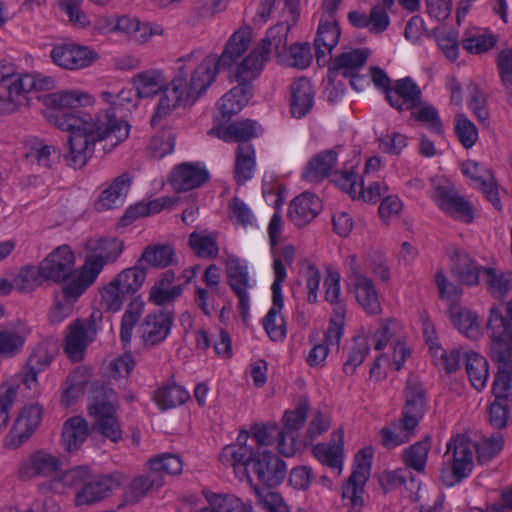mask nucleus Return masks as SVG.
<instances>
[{"instance_id":"nucleus-51","label":"nucleus","mask_w":512,"mask_h":512,"mask_svg":"<svg viewBox=\"0 0 512 512\" xmlns=\"http://www.w3.org/2000/svg\"><path fill=\"white\" fill-rule=\"evenodd\" d=\"M310 409L309 399L306 396L299 397L296 408L292 411H286L283 416L284 426L280 429L299 435V431L304 427L307 414Z\"/></svg>"},{"instance_id":"nucleus-19","label":"nucleus","mask_w":512,"mask_h":512,"mask_svg":"<svg viewBox=\"0 0 512 512\" xmlns=\"http://www.w3.org/2000/svg\"><path fill=\"white\" fill-rule=\"evenodd\" d=\"M121 478V473L115 472L89 479L75 495L76 506L91 505L104 499L120 486Z\"/></svg>"},{"instance_id":"nucleus-44","label":"nucleus","mask_w":512,"mask_h":512,"mask_svg":"<svg viewBox=\"0 0 512 512\" xmlns=\"http://www.w3.org/2000/svg\"><path fill=\"white\" fill-rule=\"evenodd\" d=\"M466 372L471 385L481 391L485 388L489 378V364L487 359L476 353H466Z\"/></svg>"},{"instance_id":"nucleus-45","label":"nucleus","mask_w":512,"mask_h":512,"mask_svg":"<svg viewBox=\"0 0 512 512\" xmlns=\"http://www.w3.org/2000/svg\"><path fill=\"white\" fill-rule=\"evenodd\" d=\"M144 305L139 296L133 297L122 316L120 340L124 348L131 344L132 332L143 313Z\"/></svg>"},{"instance_id":"nucleus-1","label":"nucleus","mask_w":512,"mask_h":512,"mask_svg":"<svg viewBox=\"0 0 512 512\" xmlns=\"http://www.w3.org/2000/svg\"><path fill=\"white\" fill-rule=\"evenodd\" d=\"M251 42V32L248 28L234 32L221 55L210 53L190 71L186 63L198 60L200 50L177 59L180 66L173 79L164 88L155 113L151 118V125L156 126L161 120L171 116L179 107H191L215 82L220 70L229 69L248 50Z\"/></svg>"},{"instance_id":"nucleus-8","label":"nucleus","mask_w":512,"mask_h":512,"mask_svg":"<svg viewBox=\"0 0 512 512\" xmlns=\"http://www.w3.org/2000/svg\"><path fill=\"white\" fill-rule=\"evenodd\" d=\"M88 413L93 418L94 431L110 440L118 443L123 438L121 424L116 416V406L106 392H100L93 396L88 404Z\"/></svg>"},{"instance_id":"nucleus-22","label":"nucleus","mask_w":512,"mask_h":512,"mask_svg":"<svg viewBox=\"0 0 512 512\" xmlns=\"http://www.w3.org/2000/svg\"><path fill=\"white\" fill-rule=\"evenodd\" d=\"M41 419V406L37 404L25 406L6 437V444L11 448L19 447L36 430Z\"/></svg>"},{"instance_id":"nucleus-30","label":"nucleus","mask_w":512,"mask_h":512,"mask_svg":"<svg viewBox=\"0 0 512 512\" xmlns=\"http://www.w3.org/2000/svg\"><path fill=\"white\" fill-rule=\"evenodd\" d=\"M268 60L269 59L255 47L237 64L234 73L235 81L242 87L252 88V82L260 76Z\"/></svg>"},{"instance_id":"nucleus-18","label":"nucleus","mask_w":512,"mask_h":512,"mask_svg":"<svg viewBox=\"0 0 512 512\" xmlns=\"http://www.w3.org/2000/svg\"><path fill=\"white\" fill-rule=\"evenodd\" d=\"M433 200L446 214L465 222L473 220L471 204L461 196L451 185H438L432 194Z\"/></svg>"},{"instance_id":"nucleus-39","label":"nucleus","mask_w":512,"mask_h":512,"mask_svg":"<svg viewBox=\"0 0 512 512\" xmlns=\"http://www.w3.org/2000/svg\"><path fill=\"white\" fill-rule=\"evenodd\" d=\"M89 435L88 425L80 416L67 420L62 429V444L69 451H76Z\"/></svg>"},{"instance_id":"nucleus-59","label":"nucleus","mask_w":512,"mask_h":512,"mask_svg":"<svg viewBox=\"0 0 512 512\" xmlns=\"http://www.w3.org/2000/svg\"><path fill=\"white\" fill-rule=\"evenodd\" d=\"M175 138V134L169 129H164L160 134L152 137L148 147L150 156L160 159L170 154L174 150Z\"/></svg>"},{"instance_id":"nucleus-53","label":"nucleus","mask_w":512,"mask_h":512,"mask_svg":"<svg viewBox=\"0 0 512 512\" xmlns=\"http://www.w3.org/2000/svg\"><path fill=\"white\" fill-rule=\"evenodd\" d=\"M206 499L217 512H250L251 506L234 495L209 493Z\"/></svg>"},{"instance_id":"nucleus-34","label":"nucleus","mask_w":512,"mask_h":512,"mask_svg":"<svg viewBox=\"0 0 512 512\" xmlns=\"http://www.w3.org/2000/svg\"><path fill=\"white\" fill-rule=\"evenodd\" d=\"M290 28L291 26L287 22L276 24L267 31L265 38L261 40L256 48L268 59L273 49L278 56L284 54L287 51Z\"/></svg>"},{"instance_id":"nucleus-32","label":"nucleus","mask_w":512,"mask_h":512,"mask_svg":"<svg viewBox=\"0 0 512 512\" xmlns=\"http://www.w3.org/2000/svg\"><path fill=\"white\" fill-rule=\"evenodd\" d=\"M348 20L355 28H368L374 34L384 32L390 23L385 7L381 5L373 6L368 15L359 11H351L348 14Z\"/></svg>"},{"instance_id":"nucleus-29","label":"nucleus","mask_w":512,"mask_h":512,"mask_svg":"<svg viewBox=\"0 0 512 512\" xmlns=\"http://www.w3.org/2000/svg\"><path fill=\"white\" fill-rule=\"evenodd\" d=\"M290 112L294 118L306 116L314 105V92L311 83L301 77L290 86Z\"/></svg>"},{"instance_id":"nucleus-10","label":"nucleus","mask_w":512,"mask_h":512,"mask_svg":"<svg viewBox=\"0 0 512 512\" xmlns=\"http://www.w3.org/2000/svg\"><path fill=\"white\" fill-rule=\"evenodd\" d=\"M372 456L373 452L371 448H363L356 454L354 470L342 491L343 498L349 499L352 504V508L349 512H362L361 495L364 485L370 476Z\"/></svg>"},{"instance_id":"nucleus-52","label":"nucleus","mask_w":512,"mask_h":512,"mask_svg":"<svg viewBox=\"0 0 512 512\" xmlns=\"http://www.w3.org/2000/svg\"><path fill=\"white\" fill-rule=\"evenodd\" d=\"M280 426L276 423L254 424L251 426V442L256 451L267 450L265 447L273 445L276 441Z\"/></svg>"},{"instance_id":"nucleus-33","label":"nucleus","mask_w":512,"mask_h":512,"mask_svg":"<svg viewBox=\"0 0 512 512\" xmlns=\"http://www.w3.org/2000/svg\"><path fill=\"white\" fill-rule=\"evenodd\" d=\"M462 171L465 175L469 176L476 182L488 201H490L497 210H501L498 189L491 173L486 171L488 177L484 178V176L480 174V172L483 171V168L479 163L474 161H466L463 164Z\"/></svg>"},{"instance_id":"nucleus-38","label":"nucleus","mask_w":512,"mask_h":512,"mask_svg":"<svg viewBox=\"0 0 512 512\" xmlns=\"http://www.w3.org/2000/svg\"><path fill=\"white\" fill-rule=\"evenodd\" d=\"M235 154L234 179L238 185H243L253 176L255 150L250 143H240Z\"/></svg>"},{"instance_id":"nucleus-60","label":"nucleus","mask_w":512,"mask_h":512,"mask_svg":"<svg viewBox=\"0 0 512 512\" xmlns=\"http://www.w3.org/2000/svg\"><path fill=\"white\" fill-rule=\"evenodd\" d=\"M257 122L246 119L230 124L225 128L224 134L228 135L230 141L249 143V140L256 136Z\"/></svg>"},{"instance_id":"nucleus-14","label":"nucleus","mask_w":512,"mask_h":512,"mask_svg":"<svg viewBox=\"0 0 512 512\" xmlns=\"http://www.w3.org/2000/svg\"><path fill=\"white\" fill-rule=\"evenodd\" d=\"M369 53L366 49L354 48L336 56L328 70V79L335 81L337 76L350 78V84L356 88V81L361 80L358 72L367 62Z\"/></svg>"},{"instance_id":"nucleus-55","label":"nucleus","mask_w":512,"mask_h":512,"mask_svg":"<svg viewBox=\"0 0 512 512\" xmlns=\"http://www.w3.org/2000/svg\"><path fill=\"white\" fill-rule=\"evenodd\" d=\"M145 278V269L136 265L121 271L105 288H140Z\"/></svg>"},{"instance_id":"nucleus-36","label":"nucleus","mask_w":512,"mask_h":512,"mask_svg":"<svg viewBox=\"0 0 512 512\" xmlns=\"http://www.w3.org/2000/svg\"><path fill=\"white\" fill-rule=\"evenodd\" d=\"M341 32L336 20L322 19L314 40L317 62L325 56V50L331 52L338 44Z\"/></svg>"},{"instance_id":"nucleus-2","label":"nucleus","mask_w":512,"mask_h":512,"mask_svg":"<svg viewBox=\"0 0 512 512\" xmlns=\"http://www.w3.org/2000/svg\"><path fill=\"white\" fill-rule=\"evenodd\" d=\"M123 243L116 239H102L96 249L86 255L82 265L75 267L72 248L63 244L53 249L38 266L21 268L15 284L21 288L61 285L62 288H89L93 286L104 266L117 259Z\"/></svg>"},{"instance_id":"nucleus-5","label":"nucleus","mask_w":512,"mask_h":512,"mask_svg":"<svg viewBox=\"0 0 512 512\" xmlns=\"http://www.w3.org/2000/svg\"><path fill=\"white\" fill-rule=\"evenodd\" d=\"M147 466L148 471L135 477L126 487L117 505L118 509L139 503L151 491L158 490L164 485L165 475H178L183 469L180 457L171 453L160 454L149 459Z\"/></svg>"},{"instance_id":"nucleus-49","label":"nucleus","mask_w":512,"mask_h":512,"mask_svg":"<svg viewBox=\"0 0 512 512\" xmlns=\"http://www.w3.org/2000/svg\"><path fill=\"white\" fill-rule=\"evenodd\" d=\"M52 359L53 356L49 352L48 346L46 344L38 345L27 360V372L23 378L24 383L29 386L30 382L36 381L38 373L46 369Z\"/></svg>"},{"instance_id":"nucleus-35","label":"nucleus","mask_w":512,"mask_h":512,"mask_svg":"<svg viewBox=\"0 0 512 512\" xmlns=\"http://www.w3.org/2000/svg\"><path fill=\"white\" fill-rule=\"evenodd\" d=\"M85 290H56L49 313L52 324L60 323L73 312L74 306Z\"/></svg>"},{"instance_id":"nucleus-7","label":"nucleus","mask_w":512,"mask_h":512,"mask_svg":"<svg viewBox=\"0 0 512 512\" xmlns=\"http://www.w3.org/2000/svg\"><path fill=\"white\" fill-rule=\"evenodd\" d=\"M452 275L460 284L475 286L483 284L489 288H512V272L497 273L494 268H482L463 250H455L450 258Z\"/></svg>"},{"instance_id":"nucleus-25","label":"nucleus","mask_w":512,"mask_h":512,"mask_svg":"<svg viewBox=\"0 0 512 512\" xmlns=\"http://www.w3.org/2000/svg\"><path fill=\"white\" fill-rule=\"evenodd\" d=\"M322 209L321 199L311 192H304L289 204L288 217L298 227L310 223Z\"/></svg>"},{"instance_id":"nucleus-48","label":"nucleus","mask_w":512,"mask_h":512,"mask_svg":"<svg viewBox=\"0 0 512 512\" xmlns=\"http://www.w3.org/2000/svg\"><path fill=\"white\" fill-rule=\"evenodd\" d=\"M142 261L153 267L164 268L176 262L175 251L168 244L149 245L144 248L138 263Z\"/></svg>"},{"instance_id":"nucleus-37","label":"nucleus","mask_w":512,"mask_h":512,"mask_svg":"<svg viewBox=\"0 0 512 512\" xmlns=\"http://www.w3.org/2000/svg\"><path fill=\"white\" fill-rule=\"evenodd\" d=\"M252 88L240 85L233 87L217 103V108L223 119H229L237 114L252 97Z\"/></svg>"},{"instance_id":"nucleus-21","label":"nucleus","mask_w":512,"mask_h":512,"mask_svg":"<svg viewBox=\"0 0 512 512\" xmlns=\"http://www.w3.org/2000/svg\"><path fill=\"white\" fill-rule=\"evenodd\" d=\"M405 405L402 417L408 428H417L426 409V391L423 384L416 378H409L404 390Z\"/></svg>"},{"instance_id":"nucleus-56","label":"nucleus","mask_w":512,"mask_h":512,"mask_svg":"<svg viewBox=\"0 0 512 512\" xmlns=\"http://www.w3.org/2000/svg\"><path fill=\"white\" fill-rule=\"evenodd\" d=\"M402 324L396 319H387L383 321L373 335L374 349L381 351L387 344L395 338H400Z\"/></svg>"},{"instance_id":"nucleus-16","label":"nucleus","mask_w":512,"mask_h":512,"mask_svg":"<svg viewBox=\"0 0 512 512\" xmlns=\"http://www.w3.org/2000/svg\"><path fill=\"white\" fill-rule=\"evenodd\" d=\"M50 57L57 66L76 70L91 65L98 55L87 46L64 43L55 46L50 52Z\"/></svg>"},{"instance_id":"nucleus-28","label":"nucleus","mask_w":512,"mask_h":512,"mask_svg":"<svg viewBox=\"0 0 512 512\" xmlns=\"http://www.w3.org/2000/svg\"><path fill=\"white\" fill-rule=\"evenodd\" d=\"M312 452L323 465L335 470L339 475L343 465V430L334 431L330 442L313 446Z\"/></svg>"},{"instance_id":"nucleus-27","label":"nucleus","mask_w":512,"mask_h":512,"mask_svg":"<svg viewBox=\"0 0 512 512\" xmlns=\"http://www.w3.org/2000/svg\"><path fill=\"white\" fill-rule=\"evenodd\" d=\"M209 178L207 170L192 163L178 165L170 174V183L177 192L189 191L203 185Z\"/></svg>"},{"instance_id":"nucleus-20","label":"nucleus","mask_w":512,"mask_h":512,"mask_svg":"<svg viewBox=\"0 0 512 512\" xmlns=\"http://www.w3.org/2000/svg\"><path fill=\"white\" fill-rule=\"evenodd\" d=\"M61 467L62 461L59 457L41 449L31 453L20 463L18 476L21 479L50 477Z\"/></svg>"},{"instance_id":"nucleus-11","label":"nucleus","mask_w":512,"mask_h":512,"mask_svg":"<svg viewBox=\"0 0 512 512\" xmlns=\"http://www.w3.org/2000/svg\"><path fill=\"white\" fill-rule=\"evenodd\" d=\"M249 439L251 440V433L241 431L238 434L236 443L227 445L222 449L219 460L223 465L233 467L236 473L238 470H241L243 477H245L248 482H251V477L247 472V466L251 463L258 451L255 450L252 442L250 444L248 443Z\"/></svg>"},{"instance_id":"nucleus-43","label":"nucleus","mask_w":512,"mask_h":512,"mask_svg":"<svg viewBox=\"0 0 512 512\" xmlns=\"http://www.w3.org/2000/svg\"><path fill=\"white\" fill-rule=\"evenodd\" d=\"M190 398L189 392L176 383L160 387L154 394V402L161 410L172 409L183 405Z\"/></svg>"},{"instance_id":"nucleus-54","label":"nucleus","mask_w":512,"mask_h":512,"mask_svg":"<svg viewBox=\"0 0 512 512\" xmlns=\"http://www.w3.org/2000/svg\"><path fill=\"white\" fill-rule=\"evenodd\" d=\"M503 442L502 435L495 433L474 444V452L476 453L478 462L484 464L491 461L502 451Z\"/></svg>"},{"instance_id":"nucleus-15","label":"nucleus","mask_w":512,"mask_h":512,"mask_svg":"<svg viewBox=\"0 0 512 512\" xmlns=\"http://www.w3.org/2000/svg\"><path fill=\"white\" fill-rule=\"evenodd\" d=\"M462 290H439V296L449 306L450 318L453 325L468 338L474 339L479 335L478 317L469 310L462 309L458 301Z\"/></svg>"},{"instance_id":"nucleus-64","label":"nucleus","mask_w":512,"mask_h":512,"mask_svg":"<svg viewBox=\"0 0 512 512\" xmlns=\"http://www.w3.org/2000/svg\"><path fill=\"white\" fill-rule=\"evenodd\" d=\"M455 133L465 148H471L478 140V130L465 114H458L455 118Z\"/></svg>"},{"instance_id":"nucleus-13","label":"nucleus","mask_w":512,"mask_h":512,"mask_svg":"<svg viewBox=\"0 0 512 512\" xmlns=\"http://www.w3.org/2000/svg\"><path fill=\"white\" fill-rule=\"evenodd\" d=\"M24 78L11 67L0 65V115L15 112L24 100Z\"/></svg>"},{"instance_id":"nucleus-62","label":"nucleus","mask_w":512,"mask_h":512,"mask_svg":"<svg viewBox=\"0 0 512 512\" xmlns=\"http://www.w3.org/2000/svg\"><path fill=\"white\" fill-rule=\"evenodd\" d=\"M496 64L501 84L512 103V49L506 48L500 51Z\"/></svg>"},{"instance_id":"nucleus-23","label":"nucleus","mask_w":512,"mask_h":512,"mask_svg":"<svg viewBox=\"0 0 512 512\" xmlns=\"http://www.w3.org/2000/svg\"><path fill=\"white\" fill-rule=\"evenodd\" d=\"M421 95L422 92L416 83L410 77H406L395 81L388 90L386 99L393 108L403 111L420 107Z\"/></svg>"},{"instance_id":"nucleus-50","label":"nucleus","mask_w":512,"mask_h":512,"mask_svg":"<svg viewBox=\"0 0 512 512\" xmlns=\"http://www.w3.org/2000/svg\"><path fill=\"white\" fill-rule=\"evenodd\" d=\"M369 351L370 344L367 338L361 335L355 336L352 346L348 350L346 360L343 363V372L348 376L353 375L357 367L364 362Z\"/></svg>"},{"instance_id":"nucleus-9","label":"nucleus","mask_w":512,"mask_h":512,"mask_svg":"<svg viewBox=\"0 0 512 512\" xmlns=\"http://www.w3.org/2000/svg\"><path fill=\"white\" fill-rule=\"evenodd\" d=\"M91 96L80 91H65L51 93L45 97V104L48 107L46 113L47 120L58 127V122L54 118L56 115L62 114L64 119L68 117H78L85 121H90L92 116L83 113L79 108L89 104Z\"/></svg>"},{"instance_id":"nucleus-40","label":"nucleus","mask_w":512,"mask_h":512,"mask_svg":"<svg viewBox=\"0 0 512 512\" xmlns=\"http://www.w3.org/2000/svg\"><path fill=\"white\" fill-rule=\"evenodd\" d=\"M379 434L382 446L390 450L409 442L415 436L416 428H408L404 420L399 419L381 428Z\"/></svg>"},{"instance_id":"nucleus-61","label":"nucleus","mask_w":512,"mask_h":512,"mask_svg":"<svg viewBox=\"0 0 512 512\" xmlns=\"http://www.w3.org/2000/svg\"><path fill=\"white\" fill-rule=\"evenodd\" d=\"M295 257V249L292 245H286L279 251L273 261L275 279L270 288H280L286 278V265H291Z\"/></svg>"},{"instance_id":"nucleus-4","label":"nucleus","mask_w":512,"mask_h":512,"mask_svg":"<svg viewBox=\"0 0 512 512\" xmlns=\"http://www.w3.org/2000/svg\"><path fill=\"white\" fill-rule=\"evenodd\" d=\"M487 331L490 337V356L497 364V373L492 384L495 399L509 401L512 388V303L505 314L493 306L489 310Z\"/></svg>"},{"instance_id":"nucleus-12","label":"nucleus","mask_w":512,"mask_h":512,"mask_svg":"<svg viewBox=\"0 0 512 512\" xmlns=\"http://www.w3.org/2000/svg\"><path fill=\"white\" fill-rule=\"evenodd\" d=\"M250 464L258 481L268 488L280 485L287 476L285 461L269 450L258 451Z\"/></svg>"},{"instance_id":"nucleus-31","label":"nucleus","mask_w":512,"mask_h":512,"mask_svg":"<svg viewBox=\"0 0 512 512\" xmlns=\"http://www.w3.org/2000/svg\"><path fill=\"white\" fill-rule=\"evenodd\" d=\"M337 157L338 153L335 149L319 152L307 163L302 178L310 183H320L331 174Z\"/></svg>"},{"instance_id":"nucleus-6","label":"nucleus","mask_w":512,"mask_h":512,"mask_svg":"<svg viewBox=\"0 0 512 512\" xmlns=\"http://www.w3.org/2000/svg\"><path fill=\"white\" fill-rule=\"evenodd\" d=\"M440 478L452 487L470 476L474 468V443L466 434H457L447 442Z\"/></svg>"},{"instance_id":"nucleus-42","label":"nucleus","mask_w":512,"mask_h":512,"mask_svg":"<svg viewBox=\"0 0 512 512\" xmlns=\"http://www.w3.org/2000/svg\"><path fill=\"white\" fill-rule=\"evenodd\" d=\"M133 84L136 88L137 95L141 98H148L163 91L165 88V80L163 74L158 70H146L134 75Z\"/></svg>"},{"instance_id":"nucleus-57","label":"nucleus","mask_w":512,"mask_h":512,"mask_svg":"<svg viewBox=\"0 0 512 512\" xmlns=\"http://www.w3.org/2000/svg\"><path fill=\"white\" fill-rule=\"evenodd\" d=\"M189 245L203 258H215L219 253L217 239L213 235L193 232L189 236Z\"/></svg>"},{"instance_id":"nucleus-17","label":"nucleus","mask_w":512,"mask_h":512,"mask_svg":"<svg viewBox=\"0 0 512 512\" xmlns=\"http://www.w3.org/2000/svg\"><path fill=\"white\" fill-rule=\"evenodd\" d=\"M174 323L173 309L151 312L139 327L140 336L145 345L154 346L164 341Z\"/></svg>"},{"instance_id":"nucleus-41","label":"nucleus","mask_w":512,"mask_h":512,"mask_svg":"<svg viewBox=\"0 0 512 512\" xmlns=\"http://www.w3.org/2000/svg\"><path fill=\"white\" fill-rule=\"evenodd\" d=\"M251 489L256 497V510L250 507V512H289L282 496L273 492L268 487L260 488L256 484L249 482Z\"/></svg>"},{"instance_id":"nucleus-24","label":"nucleus","mask_w":512,"mask_h":512,"mask_svg":"<svg viewBox=\"0 0 512 512\" xmlns=\"http://www.w3.org/2000/svg\"><path fill=\"white\" fill-rule=\"evenodd\" d=\"M133 176L125 172L117 176L99 195L95 209L99 212L121 207L131 187Z\"/></svg>"},{"instance_id":"nucleus-3","label":"nucleus","mask_w":512,"mask_h":512,"mask_svg":"<svg viewBox=\"0 0 512 512\" xmlns=\"http://www.w3.org/2000/svg\"><path fill=\"white\" fill-rule=\"evenodd\" d=\"M63 117L60 114L53 119L58 122L59 129L70 132L69 151L64 159L73 168H82L87 164L94 153L96 142L109 139L111 145L116 146L129 135L127 122L115 119L110 109L96 114L90 121L73 116L66 119Z\"/></svg>"},{"instance_id":"nucleus-47","label":"nucleus","mask_w":512,"mask_h":512,"mask_svg":"<svg viewBox=\"0 0 512 512\" xmlns=\"http://www.w3.org/2000/svg\"><path fill=\"white\" fill-rule=\"evenodd\" d=\"M462 47L472 54H481L492 49L497 43V37L491 33H485L478 28H473L464 33L461 41Z\"/></svg>"},{"instance_id":"nucleus-26","label":"nucleus","mask_w":512,"mask_h":512,"mask_svg":"<svg viewBox=\"0 0 512 512\" xmlns=\"http://www.w3.org/2000/svg\"><path fill=\"white\" fill-rule=\"evenodd\" d=\"M70 332L65 338L64 351L72 361H81L87 345L96 336L93 324L85 325L80 321L69 326Z\"/></svg>"},{"instance_id":"nucleus-58","label":"nucleus","mask_w":512,"mask_h":512,"mask_svg":"<svg viewBox=\"0 0 512 512\" xmlns=\"http://www.w3.org/2000/svg\"><path fill=\"white\" fill-rule=\"evenodd\" d=\"M226 273L231 288H246L249 285L247 266L238 257H227Z\"/></svg>"},{"instance_id":"nucleus-46","label":"nucleus","mask_w":512,"mask_h":512,"mask_svg":"<svg viewBox=\"0 0 512 512\" xmlns=\"http://www.w3.org/2000/svg\"><path fill=\"white\" fill-rule=\"evenodd\" d=\"M430 449L431 438L430 436H426L422 440L405 448L402 453V460L408 468L419 473L424 472Z\"/></svg>"},{"instance_id":"nucleus-63","label":"nucleus","mask_w":512,"mask_h":512,"mask_svg":"<svg viewBox=\"0 0 512 512\" xmlns=\"http://www.w3.org/2000/svg\"><path fill=\"white\" fill-rule=\"evenodd\" d=\"M263 328L274 342H282L286 337V323L282 313L269 310L262 320Z\"/></svg>"}]
</instances>
